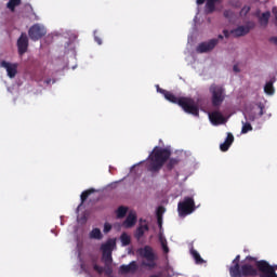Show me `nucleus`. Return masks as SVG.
Masks as SVG:
<instances>
[{
  "mask_svg": "<svg viewBox=\"0 0 277 277\" xmlns=\"http://www.w3.org/2000/svg\"><path fill=\"white\" fill-rule=\"evenodd\" d=\"M145 267H149V269H155L157 267V263L155 261H148L147 263H143Z\"/></svg>",
  "mask_w": 277,
  "mask_h": 277,
  "instance_id": "nucleus-35",
  "label": "nucleus"
},
{
  "mask_svg": "<svg viewBox=\"0 0 277 277\" xmlns=\"http://www.w3.org/2000/svg\"><path fill=\"white\" fill-rule=\"evenodd\" d=\"M271 16L272 13L269 11L262 13V15L259 18L260 25H262V27H267V25L269 24Z\"/></svg>",
  "mask_w": 277,
  "mask_h": 277,
  "instance_id": "nucleus-22",
  "label": "nucleus"
},
{
  "mask_svg": "<svg viewBox=\"0 0 277 277\" xmlns=\"http://www.w3.org/2000/svg\"><path fill=\"white\" fill-rule=\"evenodd\" d=\"M120 239L122 246H129L131 243V237L127 233L121 234Z\"/></svg>",
  "mask_w": 277,
  "mask_h": 277,
  "instance_id": "nucleus-30",
  "label": "nucleus"
},
{
  "mask_svg": "<svg viewBox=\"0 0 277 277\" xmlns=\"http://www.w3.org/2000/svg\"><path fill=\"white\" fill-rule=\"evenodd\" d=\"M114 248H116V240L108 239L106 243L101 246L102 250V261L106 266L111 265L114 263V258H111V253L114 252Z\"/></svg>",
  "mask_w": 277,
  "mask_h": 277,
  "instance_id": "nucleus-5",
  "label": "nucleus"
},
{
  "mask_svg": "<svg viewBox=\"0 0 277 277\" xmlns=\"http://www.w3.org/2000/svg\"><path fill=\"white\" fill-rule=\"evenodd\" d=\"M0 66L1 68H5L8 77H10V79H14V77H16V74L18 72V65L2 61L0 63Z\"/></svg>",
  "mask_w": 277,
  "mask_h": 277,
  "instance_id": "nucleus-10",
  "label": "nucleus"
},
{
  "mask_svg": "<svg viewBox=\"0 0 277 277\" xmlns=\"http://www.w3.org/2000/svg\"><path fill=\"white\" fill-rule=\"evenodd\" d=\"M269 42H273L274 44L277 45V37H271Z\"/></svg>",
  "mask_w": 277,
  "mask_h": 277,
  "instance_id": "nucleus-47",
  "label": "nucleus"
},
{
  "mask_svg": "<svg viewBox=\"0 0 277 277\" xmlns=\"http://www.w3.org/2000/svg\"><path fill=\"white\" fill-rule=\"evenodd\" d=\"M159 241H160L161 245L162 243H168V240L166 239V237H163L162 234H159Z\"/></svg>",
  "mask_w": 277,
  "mask_h": 277,
  "instance_id": "nucleus-43",
  "label": "nucleus"
},
{
  "mask_svg": "<svg viewBox=\"0 0 277 277\" xmlns=\"http://www.w3.org/2000/svg\"><path fill=\"white\" fill-rule=\"evenodd\" d=\"M29 49V37H27V34L22 32L19 38L17 39V51L18 55H24L27 53Z\"/></svg>",
  "mask_w": 277,
  "mask_h": 277,
  "instance_id": "nucleus-9",
  "label": "nucleus"
},
{
  "mask_svg": "<svg viewBox=\"0 0 277 277\" xmlns=\"http://www.w3.org/2000/svg\"><path fill=\"white\" fill-rule=\"evenodd\" d=\"M150 230V227L148 226V224H144V225H140L136 228V232L134 234L135 239H141L142 237H144V233H148Z\"/></svg>",
  "mask_w": 277,
  "mask_h": 277,
  "instance_id": "nucleus-19",
  "label": "nucleus"
},
{
  "mask_svg": "<svg viewBox=\"0 0 277 277\" xmlns=\"http://www.w3.org/2000/svg\"><path fill=\"white\" fill-rule=\"evenodd\" d=\"M223 16H224L225 18H233V11H232V10H225V11L223 12Z\"/></svg>",
  "mask_w": 277,
  "mask_h": 277,
  "instance_id": "nucleus-37",
  "label": "nucleus"
},
{
  "mask_svg": "<svg viewBox=\"0 0 277 277\" xmlns=\"http://www.w3.org/2000/svg\"><path fill=\"white\" fill-rule=\"evenodd\" d=\"M193 211H196V201H194L192 197H185L183 201L177 203V213L180 217L192 215Z\"/></svg>",
  "mask_w": 277,
  "mask_h": 277,
  "instance_id": "nucleus-3",
  "label": "nucleus"
},
{
  "mask_svg": "<svg viewBox=\"0 0 277 277\" xmlns=\"http://www.w3.org/2000/svg\"><path fill=\"white\" fill-rule=\"evenodd\" d=\"M274 83H276V77H273L266 84L264 85V92L265 94H274Z\"/></svg>",
  "mask_w": 277,
  "mask_h": 277,
  "instance_id": "nucleus-21",
  "label": "nucleus"
},
{
  "mask_svg": "<svg viewBox=\"0 0 277 277\" xmlns=\"http://www.w3.org/2000/svg\"><path fill=\"white\" fill-rule=\"evenodd\" d=\"M179 105L186 114L192 116H200V109L196 101L189 97H179Z\"/></svg>",
  "mask_w": 277,
  "mask_h": 277,
  "instance_id": "nucleus-4",
  "label": "nucleus"
},
{
  "mask_svg": "<svg viewBox=\"0 0 277 277\" xmlns=\"http://www.w3.org/2000/svg\"><path fill=\"white\" fill-rule=\"evenodd\" d=\"M255 267L258 268V272H261V274H269L275 269L274 266L269 265V262L265 260L256 261Z\"/></svg>",
  "mask_w": 277,
  "mask_h": 277,
  "instance_id": "nucleus-11",
  "label": "nucleus"
},
{
  "mask_svg": "<svg viewBox=\"0 0 277 277\" xmlns=\"http://www.w3.org/2000/svg\"><path fill=\"white\" fill-rule=\"evenodd\" d=\"M207 0H197V5H202Z\"/></svg>",
  "mask_w": 277,
  "mask_h": 277,
  "instance_id": "nucleus-51",
  "label": "nucleus"
},
{
  "mask_svg": "<svg viewBox=\"0 0 277 277\" xmlns=\"http://www.w3.org/2000/svg\"><path fill=\"white\" fill-rule=\"evenodd\" d=\"M209 90L212 96V107H220L226 98V90L224 89V87L215 83L211 84Z\"/></svg>",
  "mask_w": 277,
  "mask_h": 277,
  "instance_id": "nucleus-2",
  "label": "nucleus"
},
{
  "mask_svg": "<svg viewBox=\"0 0 277 277\" xmlns=\"http://www.w3.org/2000/svg\"><path fill=\"white\" fill-rule=\"evenodd\" d=\"M210 118V122H212V124H224V115H222V113L215 110L212 111L209 115Z\"/></svg>",
  "mask_w": 277,
  "mask_h": 277,
  "instance_id": "nucleus-15",
  "label": "nucleus"
},
{
  "mask_svg": "<svg viewBox=\"0 0 277 277\" xmlns=\"http://www.w3.org/2000/svg\"><path fill=\"white\" fill-rule=\"evenodd\" d=\"M164 98H167V101H169L170 103H175L176 105H179V97H176V95H174V93L167 91V93H164Z\"/></svg>",
  "mask_w": 277,
  "mask_h": 277,
  "instance_id": "nucleus-28",
  "label": "nucleus"
},
{
  "mask_svg": "<svg viewBox=\"0 0 277 277\" xmlns=\"http://www.w3.org/2000/svg\"><path fill=\"white\" fill-rule=\"evenodd\" d=\"M111 230V224L105 223L104 224V233H109Z\"/></svg>",
  "mask_w": 277,
  "mask_h": 277,
  "instance_id": "nucleus-41",
  "label": "nucleus"
},
{
  "mask_svg": "<svg viewBox=\"0 0 277 277\" xmlns=\"http://www.w3.org/2000/svg\"><path fill=\"white\" fill-rule=\"evenodd\" d=\"M105 274L106 276H111V274H114V269H111V265L106 266Z\"/></svg>",
  "mask_w": 277,
  "mask_h": 277,
  "instance_id": "nucleus-40",
  "label": "nucleus"
},
{
  "mask_svg": "<svg viewBox=\"0 0 277 277\" xmlns=\"http://www.w3.org/2000/svg\"><path fill=\"white\" fill-rule=\"evenodd\" d=\"M219 40H224V36L219 35Z\"/></svg>",
  "mask_w": 277,
  "mask_h": 277,
  "instance_id": "nucleus-52",
  "label": "nucleus"
},
{
  "mask_svg": "<svg viewBox=\"0 0 277 277\" xmlns=\"http://www.w3.org/2000/svg\"><path fill=\"white\" fill-rule=\"evenodd\" d=\"M240 261H241V255H236V258L232 262L233 265L229 267V276L232 274H237V272L239 271V267H241L239 265Z\"/></svg>",
  "mask_w": 277,
  "mask_h": 277,
  "instance_id": "nucleus-20",
  "label": "nucleus"
},
{
  "mask_svg": "<svg viewBox=\"0 0 277 277\" xmlns=\"http://www.w3.org/2000/svg\"><path fill=\"white\" fill-rule=\"evenodd\" d=\"M161 248L164 254H168V252H170V248H168V242H162Z\"/></svg>",
  "mask_w": 277,
  "mask_h": 277,
  "instance_id": "nucleus-39",
  "label": "nucleus"
},
{
  "mask_svg": "<svg viewBox=\"0 0 277 277\" xmlns=\"http://www.w3.org/2000/svg\"><path fill=\"white\" fill-rule=\"evenodd\" d=\"M190 254L197 265H202V263H205V260L202 259V256H200V253H198V251H196L195 249L190 250Z\"/></svg>",
  "mask_w": 277,
  "mask_h": 277,
  "instance_id": "nucleus-25",
  "label": "nucleus"
},
{
  "mask_svg": "<svg viewBox=\"0 0 277 277\" xmlns=\"http://www.w3.org/2000/svg\"><path fill=\"white\" fill-rule=\"evenodd\" d=\"M249 131H252V124H250L249 122H242L241 133L246 134Z\"/></svg>",
  "mask_w": 277,
  "mask_h": 277,
  "instance_id": "nucleus-31",
  "label": "nucleus"
},
{
  "mask_svg": "<svg viewBox=\"0 0 277 277\" xmlns=\"http://www.w3.org/2000/svg\"><path fill=\"white\" fill-rule=\"evenodd\" d=\"M92 194H94V188H90V189H87V190L81 193V195H80V200H81L80 207H81V205H83V202H85V200H88V198H90V195H92Z\"/></svg>",
  "mask_w": 277,
  "mask_h": 277,
  "instance_id": "nucleus-26",
  "label": "nucleus"
},
{
  "mask_svg": "<svg viewBox=\"0 0 277 277\" xmlns=\"http://www.w3.org/2000/svg\"><path fill=\"white\" fill-rule=\"evenodd\" d=\"M164 213H166V208L163 206H160L157 208V211H156L157 217H163Z\"/></svg>",
  "mask_w": 277,
  "mask_h": 277,
  "instance_id": "nucleus-32",
  "label": "nucleus"
},
{
  "mask_svg": "<svg viewBox=\"0 0 277 277\" xmlns=\"http://www.w3.org/2000/svg\"><path fill=\"white\" fill-rule=\"evenodd\" d=\"M94 40H95V42L97 43V44H103V39H101V37H98V36H94Z\"/></svg>",
  "mask_w": 277,
  "mask_h": 277,
  "instance_id": "nucleus-44",
  "label": "nucleus"
},
{
  "mask_svg": "<svg viewBox=\"0 0 277 277\" xmlns=\"http://www.w3.org/2000/svg\"><path fill=\"white\" fill-rule=\"evenodd\" d=\"M137 269V262L132 261L128 265L122 264L119 267V274H135Z\"/></svg>",
  "mask_w": 277,
  "mask_h": 277,
  "instance_id": "nucleus-12",
  "label": "nucleus"
},
{
  "mask_svg": "<svg viewBox=\"0 0 277 277\" xmlns=\"http://www.w3.org/2000/svg\"><path fill=\"white\" fill-rule=\"evenodd\" d=\"M28 36L34 42H38L47 36V28L40 24H34L28 30Z\"/></svg>",
  "mask_w": 277,
  "mask_h": 277,
  "instance_id": "nucleus-6",
  "label": "nucleus"
},
{
  "mask_svg": "<svg viewBox=\"0 0 277 277\" xmlns=\"http://www.w3.org/2000/svg\"><path fill=\"white\" fill-rule=\"evenodd\" d=\"M140 254L143 256V259H146V261H155V259H157L155 252L153 251V247L150 246H145L143 249H141Z\"/></svg>",
  "mask_w": 277,
  "mask_h": 277,
  "instance_id": "nucleus-13",
  "label": "nucleus"
},
{
  "mask_svg": "<svg viewBox=\"0 0 277 277\" xmlns=\"http://www.w3.org/2000/svg\"><path fill=\"white\" fill-rule=\"evenodd\" d=\"M45 82H47V83H51V79L47 80Z\"/></svg>",
  "mask_w": 277,
  "mask_h": 277,
  "instance_id": "nucleus-53",
  "label": "nucleus"
},
{
  "mask_svg": "<svg viewBox=\"0 0 277 277\" xmlns=\"http://www.w3.org/2000/svg\"><path fill=\"white\" fill-rule=\"evenodd\" d=\"M273 14H274L275 21H276V23H277V10H276V8L273 9Z\"/></svg>",
  "mask_w": 277,
  "mask_h": 277,
  "instance_id": "nucleus-50",
  "label": "nucleus"
},
{
  "mask_svg": "<svg viewBox=\"0 0 277 277\" xmlns=\"http://www.w3.org/2000/svg\"><path fill=\"white\" fill-rule=\"evenodd\" d=\"M157 222H158L159 228H162V226H163V217L157 216Z\"/></svg>",
  "mask_w": 277,
  "mask_h": 277,
  "instance_id": "nucleus-42",
  "label": "nucleus"
},
{
  "mask_svg": "<svg viewBox=\"0 0 277 277\" xmlns=\"http://www.w3.org/2000/svg\"><path fill=\"white\" fill-rule=\"evenodd\" d=\"M259 276V271L251 264H243L238 267L237 274L232 273L230 277Z\"/></svg>",
  "mask_w": 277,
  "mask_h": 277,
  "instance_id": "nucleus-7",
  "label": "nucleus"
},
{
  "mask_svg": "<svg viewBox=\"0 0 277 277\" xmlns=\"http://www.w3.org/2000/svg\"><path fill=\"white\" fill-rule=\"evenodd\" d=\"M233 142H235V136L233 135V133L228 132L224 143L220 145V149L222 150V153H226V150H228V148L233 146Z\"/></svg>",
  "mask_w": 277,
  "mask_h": 277,
  "instance_id": "nucleus-16",
  "label": "nucleus"
},
{
  "mask_svg": "<svg viewBox=\"0 0 277 277\" xmlns=\"http://www.w3.org/2000/svg\"><path fill=\"white\" fill-rule=\"evenodd\" d=\"M23 3V0H9L6 3V9L10 10V12H16V8Z\"/></svg>",
  "mask_w": 277,
  "mask_h": 277,
  "instance_id": "nucleus-23",
  "label": "nucleus"
},
{
  "mask_svg": "<svg viewBox=\"0 0 277 277\" xmlns=\"http://www.w3.org/2000/svg\"><path fill=\"white\" fill-rule=\"evenodd\" d=\"M234 72H240L239 66L234 65L233 67Z\"/></svg>",
  "mask_w": 277,
  "mask_h": 277,
  "instance_id": "nucleus-49",
  "label": "nucleus"
},
{
  "mask_svg": "<svg viewBox=\"0 0 277 277\" xmlns=\"http://www.w3.org/2000/svg\"><path fill=\"white\" fill-rule=\"evenodd\" d=\"M217 44H220V39H210L209 41L199 43L196 51L197 53H210Z\"/></svg>",
  "mask_w": 277,
  "mask_h": 277,
  "instance_id": "nucleus-8",
  "label": "nucleus"
},
{
  "mask_svg": "<svg viewBox=\"0 0 277 277\" xmlns=\"http://www.w3.org/2000/svg\"><path fill=\"white\" fill-rule=\"evenodd\" d=\"M223 34L226 38H230V31H228L227 29L223 30Z\"/></svg>",
  "mask_w": 277,
  "mask_h": 277,
  "instance_id": "nucleus-46",
  "label": "nucleus"
},
{
  "mask_svg": "<svg viewBox=\"0 0 277 277\" xmlns=\"http://www.w3.org/2000/svg\"><path fill=\"white\" fill-rule=\"evenodd\" d=\"M157 92H160V94H163V96H166L168 91H166V90L159 88V85H157Z\"/></svg>",
  "mask_w": 277,
  "mask_h": 277,
  "instance_id": "nucleus-45",
  "label": "nucleus"
},
{
  "mask_svg": "<svg viewBox=\"0 0 277 277\" xmlns=\"http://www.w3.org/2000/svg\"><path fill=\"white\" fill-rule=\"evenodd\" d=\"M250 5H245L241 10H240V16H248V14L250 13Z\"/></svg>",
  "mask_w": 277,
  "mask_h": 277,
  "instance_id": "nucleus-33",
  "label": "nucleus"
},
{
  "mask_svg": "<svg viewBox=\"0 0 277 277\" xmlns=\"http://www.w3.org/2000/svg\"><path fill=\"white\" fill-rule=\"evenodd\" d=\"M136 222H137V214H135L134 212H130L126 221L123 222V224L127 228H131L135 226Z\"/></svg>",
  "mask_w": 277,
  "mask_h": 277,
  "instance_id": "nucleus-18",
  "label": "nucleus"
},
{
  "mask_svg": "<svg viewBox=\"0 0 277 277\" xmlns=\"http://www.w3.org/2000/svg\"><path fill=\"white\" fill-rule=\"evenodd\" d=\"M140 222L142 223V222H146V221H145V220H144V221H143V220H141Z\"/></svg>",
  "mask_w": 277,
  "mask_h": 277,
  "instance_id": "nucleus-54",
  "label": "nucleus"
},
{
  "mask_svg": "<svg viewBox=\"0 0 277 277\" xmlns=\"http://www.w3.org/2000/svg\"><path fill=\"white\" fill-rule=\"evenodd\" d=\"M215 3H220V0H207L206 11L208 14H213V12H215Z\"/></svg>",
  "mask_w": 277,
  "mask_h": 277,
  "instance_id": "nucleus-24",
  "label": "nucleus"
},
{
  "mask_svg": "<svg viewBox=\"0 0 277 277\" xmlns=\"http://www.w3.org/2000/svg\"><path fill=\"white\" fill-rule=\"evenodd\" d=\"M127 211H129L128 207L120 206L117 210V217L122 219L127 215Z\"/></svg>",
  "mask_w": 277,
  "mask_h": 277,
  "instance_id": "nucleus-29",
  "label": "nucleus"
},
{
  "mask_svg": "<svg viewBox=\"0 0 277 277\" xmlns=\"http://www.w3.org/2000/svg\"><path fill=\"white\" fill-rule=\"evenodd\" d=\"M228 5H230L232 8H241V1H239V0H230L228 2Z\"/></svg>",
  "mask_w": 277,
  "mask_h": 277,
  "instance_id": "nucleus-34",
  "label": "nucleus"
},
{
  "mask_svg": "<svg viewBox=\"0 0 277 277\" xmlns=\"http://www.w3.org/2000/svg\"><path fill=\"white\" fill-rule=\"evenodd\" d=\"M260 277H277L276 269L267 274H262Z\"/></svg>",
  "mask_w": 277,
  "mask_h": 277,
  "instance_id": "nucleus-38",
  "label": "nucleus"
},
{
  "mask_svg": "<svg viewBox=\"0 0 277 277\" xmlns=\"http://www.w3.org/2000/svg\"><path fill=\"white\" fill-rule=\"evenodd\" d=\"M234 38H241V36H248L250 34V26H238L236 29L230 30Z\"/></svg>",
  "mask_w": 277,
  "mask_h": 277,
  "instance_id": "nucleus-14",
  "label": "nucleus"
},
{
  "mask_svg": "<svg viewBox=\"0 0 277 277\" xmlns=\"http://www.w3.org/2000/svg\"><path fill=\"white\" fill-rule=\"evenodd\" d=\"M172 157V151L168 148L156 146L149 154L146 162V170L150 172L153 176L159 174L163 166L167 170L172 171L179 163H181V158H170ZM167 163V164H166Z\"/></svg>",
  "mask_w": 277,
  "mask_h": 277,
  "instance_id": "nucleus-1",
  "label": "nucleus"
},
{
  "mask_svg": "<svg viewBox=\"0 0 277 277\" xmlns=\"http://www.w3.org/2000/svg\"><path fill=\"white\" fill-rule=\"evenodd\" d=\"M258 109H259V113L258 115H254L252 113H250L248 116L245 115V118L247 120H250V122H254V120H256V118H261L263 116V114H265V106L263 104H258Z\"/></svg>",
  "mask_w": 277,
  "mask_h": 277,
  "instance_id": "nucleus-17",
  "label": "nucleus"
},
{
  "mask_svg": "<svg viewBox=\"0 0 277 277\" xmlns=\"http://www.w3.org/2000/svg\"><path fill=\"white\" fill-rule=\"evenodd\" d=\"M93 269H94L95 272H97V274H103V273L105 272V269L103 268V266H100L98 264H95V265L93 266Z\"/></svg>",
  "mask_w": 277,
  "mask_h": 277,
  "instance_id": "nucleus-36",
  "label": "nucleus"
},
{
  "mask_svg": "<svg viewBox=\"0 0 277 277\" xmlns=\"http://www.w3.org/2000/svg\"><path fill=\"white\" fill-rule=\"evenodd\" d=\"M90 239H97L101 240L103 239V233H101V229L98 228H93L89 235Z\"/></svg>",
  "mask_w": 277,
  "mask_h": 277,
  "instance_id": "nucleus-27",
  "label": "nucleus"
},
{
  "mask_svg": "<svg viewBox=\"0 0 277 277\" xmlns=\"http://www.w3.org/2000/svg\"><path fill=\"white\" fill-rule=\"evenodd\" d=\"M246 261H250V262L255 261V263H256V258H252L251 255H248L246 258Z\"/></svg>",
  "mask_w": 277,
  "mask_h": 277,
  "instance_id": "nucleus-48",
  "label": "nucleus"
}]
</instances>
